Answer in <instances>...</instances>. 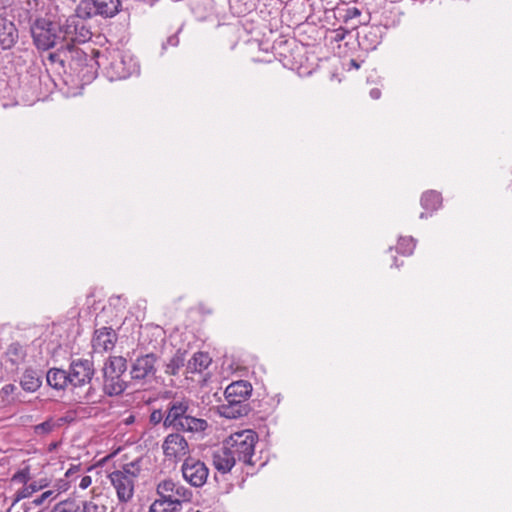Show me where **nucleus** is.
I'll list each match as a JSON object with an SVG mask.
<instances>
[{
  "instance_id": "nucleus-1",
  "label": "nucleus",
  "mask_w": 512,
  "mask_h": 512,
  "mask_svg": "<svg viewBox=\"0 0 512 512\" xmlns=\"http://www.w3.org/2000/svg\"><path fill=\"white\" fill-rule=\"evenodd\" d=\"M50 59L59 60L62 65L67 63L83 81H90L96 77L100 68L101 52L94 48L86 51L66 41L65 45H61L55 53L50 54Z\"/></svg>"
},
{
  "instance_id": "nucleus-2",
  "label": "nucleus",
  "mask_w": 512,
  "mask_h": 512,
  "mask_svg": "<svg viewBox=\"0 0 512 512\" xmlns=\"http://www.w3.org/2000/svg\"><path fill=\"white\" fill-rule=\"evenodd\" d=\"M193 406V401L188 397H172L166 405L165 428L177 432H204L208 428V423L205 419L193 415Z\"/></svg>"
},
{
  "instance_id": "nucleus-3",
  "label": "nucleus",
  "mask_w": 512,
  "mask_h": 512,
  "mask_svg": "<svg viewBox=\"0 0 512 512\" xmlns=\"http://www.w3.org/2000/svg\"><path fill=\"white\" fill-rule=\"evenodd\" d=\"M157 498L149 507V512H182L183 504L190 503L193 492L184 485L165 479L156 487Z\"/></svg>"
},
{
  "instance_id": "nucleus-4",
  "label": "nucleus",
  "mask_w": 512,
  "mask_h": 512,
  "mask_svg": "<svg viewBox=\"0 0 512 512\" xmlns=\"http://www.w3.org/2000/svg\"><path fill=\"white\" fill-rule=\"evenodd\" d=\"M252 394V385L245 380L229 384L225 391V402L219 406L220 414L229 419H237L248 415L251 410L248 402Z\"/></svg>"
},
{
  "instance_id": "nucleus-5",
  "label": "nucleus",
  "mask_w": 512,
  "mask_h": 512,
  "mask_svg": "<svg viewBox=\"0 0 512 512\" xmlns=\"http://www.w3.org/2000/svg\"><path fill=\"white\" fill-rule=\"evenodd\" d=\"M100 67L110 81L124 80L139 73V64L134 56L119 49L101 53Z\"/></svg>"
},
{
  "instance_id": "nucleus-6",
  "label": "nucleus",
  "mask_w": 512,
  "mask_h": 512,
  "mask_svg": "<svg viewBox=\"0 0 512 512\" xmlns=\"http://www.w3.org/2000/svg\"><path fill=\"white\" fill-rule=\"evenodd\" d=\"M140 472V461L134 460L109 473L108 478L116 490L117 499L120 503H127L133 498L135 481Z\"/></svg>"
},
{
  "instance_id": "nucleus-7",
  "label": "nucleus",
  "mask_w": 512,
  "mask_h": 512,
  "mask_svg": "<svg viewBox=\"0 0 512 512\" xmlns=\"http://www.w3.org/2000/svg\"><path fill=\"white\" fill-rule=\"evenodd\" d=\"M127 370V360L122 356H110L104 363L103 392L107 396L121 395L127 388L123 374Z\"/></svg>"
},
{
  "instance_id": "nucleus-8",
  "label": "nucleus",
  "mask_w": 512,
  "mask_h": 512,
  "mask_svg": "<svg viewBox=\"0 0 512 512\" xmlns=\"http://www.w3.org/2000/svg\"><path fill=\"white\" fill-rule=\"evenodd\" d=\"M31 34L35 46L43 51L59 48L67 41L60 25L44 18L35 20L31 25Z\"/></svg>"
},
{
  "instance_id": "nucleus-9",
  "label": "nucleus",
  "mask_w": 512,
  "mask_h": 512,
  "mask_svg": "<svg viewBox=\"0 0 512 512\" xmlns=\"http://www.w3.org/2000/svg\"><path fill=\"white\" fill-rule=\"evenodd\" d=\"M258 441L256 432L250 429L241 430L231 434L224 441V445L231 450L232 454L246 465H254L252 458L254 456L255 444Z\"/></svg>"
},
{
  "instance_id": "nucleus-10",
  "label": "nucleus",
  "mask_w": 512,
  "mask_h": 512,
  "mask_svg": "<svg viewBox=\"0 0 512 512\" xmlns=\"http://www.w3.org/2000/svg\"><path fill=\"white\" fill-rule=\"evenodd\" d=\"M121 6V0H81L76 7V13L81 19L97 16L107 19L116 16Z\"/></svg>"
},
{
  "instance_id": "nucleus-11",
  "label": "nucleus",
  "mask_w": 512,
  "mask_h": 512,
  "mask_svg": "<svg viewBox=\"0 0 512 512\" xmlns=\"http://www.w3.org/2000/svg\"><path fill=\"white\" fill-rule=\"evenodd\" d=\"M157 361L155 353L141 354L132 359L129 370L131 380L141 384L151 382L157 373Z\"/></svg>"
},
{
  "instance_id": "nucleus-12",
  "label": "nucleus",
  "mask_w": 512,
  "mask_h": 512,
  "mask_svg": "<svg viewBox=\"0 0 512 512\" xmlns=\"http://www.w3.org/2000/svg\"><path fill=\"white\" fill-rule=\"evenodd\" d=\"M183 478L194 487H202L208 478L206 465L193 457H186L181 467Z\"/></svg>"
},
{
  "instance_id": "nucleus-13",
  "label": "nucleus",
  "mask_w": 512,
  "mask_h": 512,
  "mask_svg": "<svg viewBox=\"0 0 512 512\" xmlns=\"http://www.w3.org/2000/svg\"><path fill=\"white\" fill-rule=\"evenodd\" d=\"M162 450L166 458L178 461L189 454V445L185 437L175 431L164 438Z\"/></svg>"
},
{
  "instance_id": "nucleus-14",
  "label": "nucleus",
  "mask_w": 512,
  "mask_h": 512,
  "mask_svg": "<svg viewBox=\"0 0 512 512\" xmlns=\"http://www.w3.org/2000/svg\"><path fill=\"white\" fill-rule=\"evenodd\" d=\"M95 370L91 360L77 359L73 360L69 367L70 385L73 387H82L91 382Z\"/></svg>"
},
{
  "instance_id": "nucleus-15",
  "label": "nucleus",
  "mask_w": 512,
  "mask_h": 512,
  "mask_svg": "<svg viewBox=\"0 0 512 512\" xmlns=\"http://www.w3.org/2000/svg\"><path fill=\"white\" fill-rule=\"evenodd\" d=\"M117 334L111 327H102L95 330L92 339V347L96 353H103L114 348Z\"/></svg>"
},
{
  "instance_id": "nucleus-16",
  "label": "nucleus",
  "mask_w": 512,
  "mask_h": 512,
  "mask_svg": "<svg viewBox=\"0 0 512 512\" xmlns=\"http://www.w3.org/2000/svg\"><path fill=\"white\" fill-rule=\"evenodd\" d=\"M84 20L85 19L78 17L76 12L75 15L70 16L67 19L66 31L64 34L72 35L69 42L72 43L74 41H78L84 43L91 38L92 33L84 24Z\"/></svg>"
},
{
  "instance_id": "nucleus-17",
  "label": "nucleus",
  "mask_w": 512,
  "mask_h": 512,
  "mask_svg": "<svg viewBox=\"0 0 512 512\" xmlns=\"http://www.w3.org/2000/svg\"><path fill=\"white\" fill-rule=\"evenodd\" d=\"M212 459L215 469L222 474L230 472L238 461L224 444L213 452Z\"/></svg>"
},
{
  "instance_id": "nucleus-18",
  "label": "nucleus",
  "mask_w": 512,
  "mask_h": 512,
  "mask_svg": "<svg viewBox=\"0 0 512 512\" xmlns=\"http://www.w3.org/2000/svg\"><path fill=\"white\" fill-rule=\"evenodd\" d=\"M17 39L18 30L15 24L6 18L0 17V49H11L17 42Z\"/></svg>"
},
{
  "instance_id": "nucleus-19",
  "label": "nucleus",
  "mask_w": 512,
  "mask_h": 512,
  "mask_svg": "<svg viewBox=\"0 0 512 512\" xmlns=\"http://www.w3.org/2000/svg\"><path fill=\"white\" fill-rule=\"evenodd\" d=\"M43 375L40 370L28 367L20 378V386L25 392H36L42 385Z\"/></svg>"
},
{
  "instance_id": "nucleus-20",
  "label": "nucleus",
  "mask_w": 512,
  "mask_h": 512,
  "mask_svg": "<svg viewBox=\"0 0 512 512\" xmlns=\"http://www.w3.org/2000/svg\"><path fill=\"white\" fill-rule=\"evenodd\" d=\"M47 384L56 390H63L70 384L68 372L59 368H51L46 373Z\"/></svg>"
},
{
  "instance_id": "nucleus-21",
  "label": "nucleus",
  "mask_w": 512,
  "mask_h": 512,
  "mask_svg": "<svg viewBox=\"0 0 512 512\" xmlns=\"http://www.w3.org/2000/svg\"><path fill=\"white\" fill-rule=\"evenodd\" d=\"M49 485L47 479H40L32 483H27L25 486L16 491L13 497L12 506L17 504L23 499L31 497L35 492L42 490Z\"/></svg>"
},
{
  "instance_id": "nucleus-22",
  "label": "nucleus",
  "mask_w": 512,
  "mask_h": 512,
  "mask_svg": "<svg viewBox=\"0 0 512 512\" xmlns=\"http://www.w3.org/2000/svg\"><path fill=\"white\" fill-rule=\"evenodd\" d=\"M27 356L26 348L19 342L11 343L6 351L7 361L13 366L18 368L19 365L24 363Z\"/></svg>"
},
{
  "instance_id": "nucleus-23",
  "label": "nucleus",
  "mask_w": 512,
  "mask_h": 512,
  "mask_svg": "<svg viewBox=\"0 0 512 512\" xmlns=\"http://www.w3.org/2000/svg\"><path fill=\"white\" fill-rule=\"evenodd\" d=\"M420 202L423 209L433 212L440 207L442 197L439 192L430 190L423 193Z\"/></svg>"
},
{
  "instance_id": "nucleus-24",
  "label": "nucleus",
  "mask_w": 512,
  "mask_h": 512,
  "mask_svg": "<svg viewBox=\"0 0 512 512\" xmlns=\"http://www.w3.org/2000/svg\"><path fill=\"white\" fill-rule=\"evenodd\" d=\"M211 362L208 354L203 352H197L193 355V357L187 363V369L189 372H201L203 369H206Z\"/></svg>"
},
{
  "instance_id": "nucleus-25",
  "label": "nucleus",
  "mask_w": 512,
  "mask_h": 512,
  "mask_svg": "<svg viewBox=\"0 0 512 512\" xmlns=\"http://www.w3.org/2000/svg\"><path fill=\"white\" fill-rule=\"evenodd\" d=\"M186 351L178 349L166 364L165 372L169 375H177L185 364Z\"/></svg>"
},
{
  "instance_id": "nucleus-26",
  "label": "nucleus",
  "mask_w": 512,
  "mask_h": 512,
  "mask_svg": "<svg viewBox=\"0 0 512 512\" xmlns=\"http://www.w3.org/2000/svg\"><path fill=\"white\" fill-rule=\"evenodd\" d=\"M416 243L413 237H401L398 241L396 250L402 255H411L415 249Z\"/></svg>"
},
{
  "instance_id": "nucleus-27",
  "label": "nucleus",
  "mask_w": 512,
  "mask_h": 512,
  "mask_svg": "<svg viewBox=\"0 0 512 512\" xmlns=\"http://www.w3.org/2000/svg\"><path fill=\"white\" fill-rule=\"evenodd\" d=\"M30 479H31L30 468L25 467V468L17 471L16 473H14V475L11 478V481L22 483L23 486H25L30 481Z\"/></svg>"
},
{
  "instance_id": "nucleus-28",
  "label": "nucleus",
  "mask_w": 512,
  "mask_h": 512,
  "mask_svg": "<svg viewBox=\"0 0 512 512\" xmlns=\"http://www.w3.org/2000/svg\"><path fill=\"white\" fill-rule=\"evenodd\" d=\"M55 423L52 419L46 420L34 427V431L38 435H45L52 432L55 428Z\"/></svg>"
},
{
  "instance_id": "nucleus-29",
  "label": "nucleus",
  "mask_w": 512,
  "mask_h": 512,
  "mask_svg": "<svg viewBox=\"0 0 512 512\" xmlns=\"http://www.w3.org/2000/svg\"><path fill=\"white\" fill-rule=\"evenodd\" d=\"M165 416H166V410L163 412L161 409H155L150 414L149 421L154 426L158 425L162 422L163 426L165 427Z\"/></svg>"
},
{
  "instance_id": "nucleus-30",
  "label": "nucleus",
  "mask_w": 512,
  "mask_h": 512,
  "mask_svg": "<svg viewBox=\"0 0 512 512\" xmlns=\"http://www.w3.org/2000/svg\"><path fill=\"white\" fill-rule=\"evenodd\" d=\"M55 497H56V495H55L54 491L48 490V491L43 492L40 496L36 497L32 501V504L34 506H41L45 503V501H47L49 499H54Z\"/></svg>"
},
{
  "instance_id": "nucleus-31",
  "label": "nucleus",
  "mask_w": 512,
  "mask_h": 512,
  "mask_svg": "<svg viewBox=\"0 0 512 512\" xmlns=\"http://www.w3.org/2000/svg\"><path fill=\"white\" fill-rule=\"evenodd\" d=\"M230 8L233 11V13L237 14L238 16L245 14L247 11H249V7H247L246 4L241 5L239 3V0H229Z\"/></svg>"
},
{
  "instance_id": "nucleus-32",
  "label": "nucleus",
  "mask_w": 512,
  "mask_h": 512,
  "mask_svg": "<svg viewBox=\"0 0 512 512\" xmlns=\"http://www.w3.org/2000/svg\"><path fill=\"white\" fill-rule=\"evenodd\" d=\"M178 44H179V37H178V32H177V33L170 35L167 38L166 42H163L162 49L166 50L168 46L176 47V46H178Z\"/></svg>"
},
{
  "instance_id": "nucleus-33",
  "label": "nucleus",
  "mask_w": 512,
  "mask_h": 512,
  "mask_svg": "<svg viewBox=\"0 0 512 512\" xmlns=\"http://www.w3.org/2000/svg\"><path fill=\"white\" fill-rule=\"evenodd\" d=\"M98 505L92 501H84L81 512H98Z\"/></svg>"
},
{
  "instance_id": "nucleus-34",
  "label": "nucleus",
  "mask_w": 512,
  "mask_h": 512,
  "mask_svg": "<svg viewBox=\"0 0 512 512\" xmlns=\"http://www.w3.org/2000/svg\"><path fill=\"white\" fill-rule=\"evenodd\" d=\"M333 33H334L333 40L336 42H340L345 39L348 31L345 28L340 27V28L334 30Z\"/></svg>"
},
{
  "instance_id": "nucleus-35",
  "label": "nucleus",
  "mask_w": 512,
  "mask_h": 512,
  "mask_svg": "<svg viewBox=\"0 0 512 512\" xmlns=\"http://www.w3.org/2000/svg\"><path fill=\"white\" fill-rule=\"evenodd\" d=\"M360 14L361 13H360V11L357 8H355V7L348 8L346 10V14L344 16V19H345V21H347L348 19H352L354 17L360 16Z\"/></svg>"
},
{
  "instance_id": "nucleus-36",
  "label": "nucleus",
  "mask_w": 512,
  "mask_h": 512,
  "mask_svg": "<svg viewBox=\"0 0 512 512\" xmlns=\"http://www.w3.org/2000/svg\"><path fill=\"white\" fill-rule=\"evenodd\" d=\"M16 389V385L6 384L2 387L1 393L4 394L5 396H9L10 394L14 393Z\"/></svg>"
},
{
  "instance_id": "nucleus-37",
  "label": "nucleus",
  "mask_w": 512,
  "mask_h": 512,
  "mask_svg": "<svg viewBox=\"0 0 512 512\" xmlns=\"http://www.w3.org/2000/svg\"><path fill=\"white\" fill-rule=\"evenodd\" d=\"M92 483V479L90 476L86 475V476H83L80 480V483H79V487L81 489H86L88 488Z\"/></svg>"
},
{
  "instance_id": "nucleus-38",
  "label": "nucleus",
  "mask_w": 512,
  "mask_h": 512,
  "mask_svg": "<svg viewBox=\"0 0 512 512\" xmlns=\"http://www.w3.org/2000/svg\"><path fill=\"white\" fill-rule=\"evenodd\" d=\"M80 471V465H72L65 473L67 478H71L73 475Z\"/></svg>"
},
{
  "instance_id": "nucleus-39",
  "label": "nucleus",
  "mask_w": 512,
  "mask_h": 512,
  "mask_svg": "<svg viewBox=\"0 0 512 512\" xmlns=\"http://www.w3.org/2000/svg\"><path fill=\"white\" fill-rule=\"evenodd\" d=\"M369 95L372 99L377 100L381 97V90L379 88H373L370 90Z\"/></svg>"
},
{
  "instance_id": "nucleus-40",
  "label": "nucleus",
  "mask_w": 512,
  "mask_h": 512,
  "mask_svg": "<svg viewBox=\"0 0 512 512\" xmlns=\"http://www.w3.org/2000/svg\"><path fill=\"white\" fill-rule=\"evenodd\" d=\"M50 512H69L64 507L61 506V504H57L53 507V509Z\"/></svg>"
},
{
  "instance_id": "nucleus-41",
  "label": "nucleus",
  "mask_w": 512,
  "mask_h": 512,
  "mask_svg": "<svg viewBox=\"0 0 512 512\" xmlns=\"http://www.w3.org/2000/svg\"><path fill=\"white\" fill-rule=\"evenodd\" d=\"M350 65H351V66H353V67H355V68H359V64H358L354 59H352V60L350 61Z\"/></svg>"
},
{
  "instance_id": "nucleus-42",
  "label": "nucleus",
  "mask_w": 512,
  "mask_h": 512,
  "mask_svg": "<svg viewBox=\"0 0 512 512\" xmlns=\"http://www.w3.org/2000/svg\"><path fill=\"white\" fill-rule=\"evenodd\" d=\"M22 509L24 512H28L30 508L26 504H23Z\"/></svg>"
},
{
  "instance_id": "nucleus-43",
  "label": "nucleus",
  "mask_w": 512,
  "mask_h": 512,
  "mask_svg": "<svg viewBox=\"0 0 512 512\" xmlns=\"http://www.w3.org/2000/svg\"><path fill=\"white\" fill-rule=\"evenodd\" d=\"M426 217H427V214H426V213L422 212V213L420 214V218H421V219H424V218H426Z\"/></svg>"
},
{
  "instance_id": "nucleus-44",
  "label": "nucleus",
  "mask_w": 512,
  "mask_h": 512,
  "mask_svg": "<svg viewBox=\"0 0 512 512\" xmlns=\"http://www.w3.org/2000/svg\"><path fill=\"white\" fill-rule=\"evenodd\" d=\"M91 390H92V387H89V391H88V393H87V395H86V398H89V394H90V391H91Z\"/></svg>"
}]
</instances>
